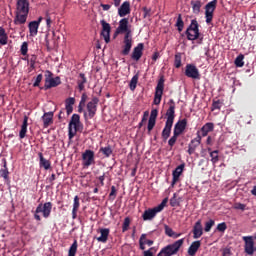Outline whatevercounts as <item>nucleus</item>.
Listing matches in <instances>:
<instances>
[{"instance_id": "obj_1", "label": "nucleus", "mask_w": 256, "mask_h": 256, "mask_svg": "<svg viewBox=\"0 0 256 256\" xmlns=\"http://www.w3.org/2000/svg\"><path fill=\"white\" fill-rule=\"evenodd\" d=\"M185 239H179L173 244H168L161 249L158 256H174L177 255L184 244Z\"/></svg>"}, {"instance_id": "obj_2", "label": "nucleus", "mask_w": 256, "mask_h": 256, "mask_svg": "<svg viewBox=\"0 0 256 256\" xmlns=\"http://www.w3.org/2000/svg\"><path fill=\"white\" fill-rule=\"evenodd\" d=\"M52 202H45L44 204H39L37 209L34 211V219L41 221L40 213H42L44 218H49L52 211Z\"/></svg>"}, {"instance_id": "obj_3", "label": "nucleus", "mask_w": 256, "mask_h": 256, "mask_svg": "<svg viewBox=\"0 0 256 256\" xmlns=\"http://www.w3.org/2000/svg\"><path fill=\"white\" fill-rule=\"evenodd\" d=\"M81 125V117L79 114H73L72 118L68 124V139L72 140L77 131H79V126Z\"/></svg>"}, {"instance_id": "obj_4", "label": "nucleus", "mask_w": 256, "mask_h": 256, "mask_svg": "<svg viewBox=\"0 0 256 256\" xmlns=\"http://www.w3.org/2000/svg\"><path fill=\"white\" fill-rule=\"evenodd\" d=\"M99 104V98L93 97L91 100L87 103V112L84 111L83 117L84 120L93 119L97 113V106Z\"/></svg>"}, {"instance_id": "obj_5", "label": "nucleus", "mask_w": 256, "mask_h": 256, "mask_svg": "<svg viewBox=\"0 0 256 256\" xmlns=\"http://www.w3.org/2000/svg\"><path fill=\"white\" fill-rule=\"evenodd\" d=\"M185 35L188 40L190 41H195L199 39L200 37V32H199V24L197 20H191V23L187 30L185 31Z\"/></svg>"}, {"instance_id": "obj_6", "label": "nucleus", "mask_w": 256, "mask_h": 256, "mask_svg": "<svg viewBox=\"0 0 256 256\" xmlns=\"http://www.w3.org/2000/svg\"><path fill=\"white\" fill-rule=\"evenodd\" d=\"M242 241L245 242L244 249L246 254L254 255L256 252V233L254 236H243Z\"/></svg>"}, {"instance_id": "obj_7", "label": "nucleus", "mask_w": 256, "mask_h": 256, "mask_svg": "<svg viewBox=\"0 0 256 256\" xmlns=\"http://www.w3.org/2000/svg\"><path fill=\"white\" fill-rule=\"evenodd\" d=\"M165 90V77L161 76L158 85L155 87V94H154V105H160L162 100L163 91Z\"/></svg>"}, {"instance_id": "obj_8", "label": "nucleus", "mask_w": 256, "mask_h": 256, "mask_svg": "<svg viewBox=\"0 0 256 256\" xmlns=\"http://www.w3.org/2000/svg\"><path fill=\"white\" fill-rule=\"evenodd\" d=\"M95 162V152L93 150H86L82 154V167L83 169H88Z\"/></svg>"}, {"instance_id": "obj_9", "label": "nucleus", "mask_w": 256, "mask_h": 256, "mask_svg": "<svg viewBox=\"0 0 256 256\" xmlns=\"http://www.w3.org/2000/svg\"><path fill=\"white\" fill-rule=\"evenodd\" d=\"M218 0H212L208 4L205 5V22L206 24H210L213 19V13L217 8Z\"/></svg>"}, {"instance_id": "obj_10", "label": "nucleus", "mask_w": 256, "mask_h": 256, "mask_svg": "<svg viewBox=\"0 0 256 256\" xmlns=\"http://www.w3.org/2000/svg\"><path fill=\"white\" fill-rule=\"evenodd\" d=\"M185 76L193 80H200L199 70L194 64L186 65Z\"/></svg>"}, {"instance_id": "obj_11", "label": "nucleus", "mask_w": 256, "mask_h": 256, "mask_svg": "<svg viewBox=\"0 0 256 256\" xmlns=\"http://www.w3.org/2000/svg\"><path fill=\"white\" fill-rule=\"evenodd\" d=\"M102 25L101 36L104 38L106 44L110 43L111 25L106 20H101Z\"/></svg>"}, {"instance_id": "obj_12", "label": "nucleus", "mask_w": 256, "mask_h": 256, "mask_svg": "<svg viewBox=\"0 0 256 256\" xmlns=\"http://www.w3.org/2000/svg\"><path fill=\"white\" fill-rule=\"evenodd\" d=\"M132 46H133L132 36H130L129 33H126L124 36V46H123L122 55L128 56L131 52Z\"/></svg>"}, {"instance_id": "obj_13", "label": "nucleus", "mask_w": 256, "mask_h": 256, "mask_svg": "<svg viewBox=\"0 0 256 256\" xmlns=\"http://www.w3.org/2000/svg\"><path fill=\"white\" fill-rule=\"evenodd\" d=\"M168 105H170V107L166 111V117H167L166 123L173 124L174 119H175V101H174V99H170V101H168Z\"/></svg>"}, {"instance_id": "obj_14", "label": "nucleus", "mask_w": 256, "mask_h": 256, "mask_svg": "<svg viewBox=\"0 0 256 256\" xmlns=\"http://www.w3.org/2000/svg\"><path fill=\"white\" fill-rule=\"evenodd\" d=\"M117 33H125V35L129 34V36H132V31L129 29V19L124 18L122 20H119Z\"/></svg>"}, {"instance_id": "obj_15", "label": "nucleus", "mask_w": 256, "mask_h": 256, "mask_svg": "<svg viewBox=\"0 0 256 256\" xmlns=\"http://www.w3.org/2000/svg\"><path fill=\"white\" fill-rule=\"evenodd\" d=\"M201 144V136L199 132H197V137L192 139L191 142L188 145V154L193 155L195 153V150L197 147Z\"/></svg>"}, {"instance_id": "obj_16", "label": "nucleus", "mask_w": 256, "mask_h": 256, "mask_svg": "<svg viewBox=\"0 0 256 256\" xmlns=\"http://www.w3.org/2000/svg\"><path fill=\"white\" fill-rule=\"evenodd\" d=\"M16 13L29 14V1L28 0H18Z\"/></svg>"}, {"instance_id": "obj_17", "label": "nucleus", "mask_w": 256, "mask_h": 256, "mask_svg": "<svg viewBox=\"0 0 256 256\" xmlns=\"http://www.w3.org/2000/svg\"><path fill=\"white\" fill-rule=\"evenodd\" d=\"M61 78L60 76H56L55 78H51L49 80H45L44 89L49 90L51 88H56L61 85Z\"/></svg>"}, {"instance_id": "obj_18", "label": "nucleus", "mask_w": 256, "mask_h": 256, "mask_svg": "<svg viewBox=\"0 0 256 256\" xmlns=\"http://www.w3.org/2000/svg\"><path fill=\"white\" fill-rule=\"evenodd\" d=\"M186 127H187V120L186 119L178 120L177 123L174 126L173 133L178 134V135L181 136L184 133Z\"/></svg>"}, {"instance_id": "obj_19", "label": "nucleus", "mask_w": 256, "mask_h": 256, "mask_svg": "<svg viewBox=\"0 0 256 256\" xmlns=\"http://www.w3.org/2000/svg\"><path fill=\"white\" fill-rule=\"evenodd\" d=\"M158 213H160V211L155 207L153 209L144 210L142 219L143 221H151L157 216Z\"/></svg>"}, {"instance_id": "obj_20", "label": "nucleus", "mask_w": 256, "mask_h": 256, "mask_svg": "<svg viewBox=\"0 0 256 256\" xmlns=\"http://www.w3.org/2000/svg\"><path fill=\"white\" fill-rule=\"evenodd\" d=\"M193 239H199L201 236H203V225L201 224V220H198L196 223H194L193 229Z\"/></svg>"}, {"instance_id": "obj_21", "label": "nucleus", "mask_w": 256, "mask_h": 256, "mask_svg": "<svg viewBox=\"0 0 256 256\" xmlns=\"http://www.w3.org/2000/svg\"><path fill=\"white\" fill-rule=\"evenodd\" d=\"M185 168V164L179 165L173 171V180H172V187L179 182L180 176L182 175Z\"/></svg>"}, {"instance_id": "obj_22", "label": "nucleus", "mask_w": 256, "mask_h": 256, "mask_svg": "<svg viewBox=\"0 0 256 256\" xmlns=\"http://www.w3.org/2000/svg\"><path fill=\"white\" fill-rule=\"evenodd\" d=\"M213 129H215V124H213L212 122H207V123H205V124L202 126L201 130L198 131V132H199V135H200V133H201V135H200V136H201V139H202V137H207L208 134L213 131Z\"/></svg>"}, {"instance_id": "obj_23", "label": "nucleus", "mask_w": 256, "mask_h": 256, "mask_svg": "<svg viewBox=\"0 0 256 256\" xmlns=\"http://www.w3.org/2000/svg\"><path fill=\"white\" fill-rule=\"evenodd\" d=\"M131 14V4L129 1H125L120 8H118V15L124 17Z\"/></svg>"}, {"instance_id": "obj_24", "label": "nucleus", "mask_w": 256, "mask_h": 256, "mask_svg": "<svg viewBox=\"0 0 256 256\" xmlns=\"http://www.w3.org/2000/svg\"><path fill=\"white\" fill-rule=\"evenodd\" d=\"M144 43H139L131 54V59L138 61L143 56Z\"/></svg>"}, {"instance_id": "obj_25", "label": "nucleus", "mask_w": 256, "mask_h": 256, "mask_svg": "<svg viewBox=\"0 0 256 256\" xmlns=\"http://www.w3.org/2000/svg\"><path fill=\"white\" fill-rule=\"evenodd\" d=\"M53 116H54V113L52 111L45 112L43 114L42 121H43L44 128H48L51 124H53Z\"/></svg>"}, {"instance_id": "obj_26", "label": "nucleus", "mask_w": 256, "mask_h": 256, "mask_svg": "<svg viewBox=\"0 0 256 256\" xmlns=\"http://www.w3.org/2000/svg\"><path fill=\"white\" fill-rule=\"evenodd\" d=\"M98 232H100L101 235L98 238H96V240H98V242L101 243H107L110 234V229L101 228L98 230Z\"/></svg>"}, {"instance_id": "obj_27", "label": "nucleus", "mask_w": 256, "mask_h": 256, "mask_svg": "<svg viewBox=\"0 0 256 256\" xmlns=\"http://www.w3.org/2000/svg\"><path fill=\"white\" fill-rule=\"evenodd\" d=\"M28 13H20L16 12V16L14 19V24L16 25H24L27 21Z\"/></svg>"}, {"instance_id": "obj_28", "label": "nucleus", "mask_w": 256, "mask_h": 256, "mask_svg": "<svg viewBox=\"0 0 256 256\" xmlns=\"http://www.w3.org/2000/svg\"><path fill=\"white\" fill-rule=\"evenodd\" d=\"M200 247H201L200 241L192 242L187 251L188 255L195 256Z\"/></svg>"}, {"instance_id": "obj_29", "label": "nucleus", "mask_w": 256, "mask_h": 256, "mask_svg": "<svg viewBox=\"0 0 256 256\" xmlns=\"http://www.w3.org/2000/svg\"><path fill=\"white\" fill-rule=\"evenodd\" d=\"M172 127H173V123L165 122V127L162 131V138L164 141H167L171 136Z\"/></svg>"}, {"instance_id": "obj_30", "label": "nucleus", "mask_w": 256, "mask_h": 256, "mask_svg": "<svg viewBox=\"0 0 256 256\" xmlns=\"http://www.w3.org/2000/svg\"><path fill=\"white\" fill-rule=\"evenodd\" d=\"M39 156V159H40V162H39V165L41 168H44L45 171H48L50 168H51V163L49 160H47L45 157H44V154L43 153H39L38 154Z\"/></svg>"}, {"instance_id": "obj_31", "label": "nucleus", "mask_w": 256, "mask_h": 256, "mask_svg": "<svg viewBox=\"0 0 256 256\" xmlns=\"http://www.w3.org/2000/svg\"><path fill=\"white\" fill-rule=\"evenodd\" d=\"M28 127V116H24V120L22 121L21 129L19 132L20 139H25Z\"/></svg>"}, {"instance_id": "obj_32", "label": "nucleus", "mask_w": 256, "mask_h": 256, "mask_svg": "<svg viewBox=\"0 0 256 256\" xmlns=\"http://www.w3.org/2000/svg\"><path fill=\"white\" fill-rule=\"evenodd\" d=\"M39 23L38 22H30L28 24L30 37H36L38 35V29H39Z\"/></svg>"}, {"instance_id": "obj_33", "label": "nucleus", "mask_w": 256, "mask_h": 256, "mask_svg": "<svg viewBox=\"0 0 256 256\" xmlns=\"http://www.w3.org/2000/svg\"><path fill=\"white\" fill-rule=\"evenodd\" d=\"M4 169L0 170V176L4 179L7 184H10L9 169L7 167V161L4 160Z\"/></svg>"}, {"instance_id": "obj_34", "label": "nucleus", "mask_w": 256, "mask_h": 256, "mask_svg": "<svg viewBox=\"0 0 256 256\" xmlns=\"http://www.w3.org/2000/svg\"><path fill=\"white\" fill-rule=\"evenodd\" d=\"M86 83H87V78L85 74L80 73L77 79L78 89L80 92L84 91Z\"/></svg>"}, {"instance_id": "obj_35", "label": "nucleus", "mask_w": 256, "mask_h": 256, "mask_svg": "<svg viewBox=\"0 0 256 256\" xmlns=\"http://www.w3.org/2000/svg\"><path fill=\"white\" fill-rule=\"evenodd\" d=\"M203 6L200 0L191 1L192 13L194 15H199L200 9Z\"/></svg>"}, {"instance_id": "obj_36", "label": "nucleus", "mask_w": 256, "mask_h": 256, "mask_svg": "<svg viewBox=\"0 0 256 256\" xmlns=\"http://www.w3.org/2000/svg\"><path fill=\"white\" fill-rule=\"evenodd\" d=\"M80 206H81V203L79 202V196H75L73 210H72V218L73 219L77 218V212L79 211Z\"/></svg>"}, {"instance_id": "obj_37", "label": "nucleus", "mask_w": 256, "mask_h": 256, "mask_svg": "<svg viewBox=\"0 0 256 256\" xmlns=\"http://www.w3.org/2000/svg\"><path fill=\"white\" fill-rule=\"evenodd\" d=\"M99 152L102 153L105 158H110V156L113 154V149L111 145H107L105 147H101Z\"/></svg>"}, {"instance_id": "obj_38", "label": "nucleus", "mask_w": 256, "mask_h": 256, "mask_svg": "<svg viewBox=\"0 0 256 256\" xmlns=\"http://www.w3.org/2000/svg\"><path fill=\"white\" fill-rule=\"evenodd\" d=\"M0 44L5 46L8 44V34L3 27H0Z\"/></svg>"}, {"instance_id": "obj_39", "label": "nucleus", "mask_w": 256, "mask_h": 256, "mask_svg": "<svg viewBox=\"0 0 256 256\" xmlns=\"http://www.w3.org/2000/svg\"><path fill=\"white\" fill-rule=\"evenodd\" d=\"M24 60L28 61V64L30 65V71L35 70L37 55L32 54L30 57L27 56Z\"/></svg>"}, {"instance_id": "obj_40", "label": "nucleus", "mask_w": 256, "mask_h": 256, "mask_svg": "<svg viewBox=\"0 0 256 256\" xmlns=\"http://www.w3.org/2000/svg\"><path fill=\"white\" fill-rule=\"evenodd\" d=\"M210 152L211 162L216 165L219 162V150L211 151V148H208Z\"/></svg>"}, {"instance_id": "obj_41", "label": "nucleus", "mask_w": 256, "mask_h": 256, "mask_svg": "<svg viewBox=\"0 0 256 256\" xmlns=\"http://www.w3.org/2000/svg\"><path fill=\"white\" fill-rule=\"evenodd\" d=\"M138 80H139L138 73L135 76H132L130 83H129V88L132 92H134L136 90Z\"/></svg>"}, {"instance_id": "obj_42", "label": "nucleus", "mask_w": 256, "mask_h": 256, "mask_svg": "<svg viewBox=\"0 0 256 256\" xmlns=\"http://www.w3.org/2000/svg\"><path fill=\"white\" fill-rule=\"evenodd\" d=\"M78 247H79V244L77 243V240H74V243L69 247L68 256H76Z\"/></svg>"}, {"instance_id": "obj_43", "label": "nucleus", "mask_w": 256, "mask_h": 256, "mask_svg": "<svg viewBox=\"0 0 256 256\" xmlns=\"http://www.w3.org/2000/svg\"><path fill=\"white\" fill-rule=\"evenodd\" d=\"M176 27H177L178 32H182L183 31L184 21L182 19V15L181 14L178 15L177 22H176Z\"/></svg>"}, {"instance_id": "obj_44", "label": "nucleus", "mask_w": 256, "mask_h": 256, "mask_svg": "<svg viewBox=\"0 0 256 256\" xmlns=\"http://www.w3.org/2000/svg\"><path fill=\"white\" fill-rule=\"evenodd\" d=\"M243 60H244V55L243 54L238 55L235 59L236 67L242 68L244 66V61Z\"/></svg>"}, {"instance_id": "obj_45", "label": "nucleus", "mask_w": 256, "mask_h": 256, "mask_svg": "<svg viewBox=\"0 0 256 256\" xmlns=\"http://www.w3.org/2000/svg\"><path fill=\"white\" fill-rule=\"evenodd\" d=\"M181 65H182V56H181V53H177L175 55L174 66L175 68L179 69L181 68Z\"/></svg>"}, {"instance_id": "obj_46", "label": "nucleus", "mask_w": 256, "mask_h": 256, "mask_svg": "<svg viewBox=\"0 0 256 256\" xmlns=\"http://www.w3.org/2000/svg\"><path fill=\"white\" fill-rule=\"evenodd\" d=\"M178 137H180V135L173 132V136L171 137L170 140H168V146H170L171 148H173L174 145H175V144L177 143V141H178Z\"/></svg>"}, {"instance_id": "obj_47", "label": "nucleus", "mask_w": 256, "mask_h": 256, "mask_svg": "<svg viewBox=\"0 0 256 256\" xmlns=\"http://www.w3.org/2000/svg\"><path fill=\"white\" fill-rule=\"evenodd\" d=\"M149 116V111H144L142 120L138 124V128L141 129L144 124L147 122Z\"/></svg>"}, {"instance_id": "obj_48", "label": "nucleus", "mask_w": 256, "mask_h": 256, "mask_svg": "<svg viewBox=\"0 0 256 256\" xmlns=\"http://www.w3.org/2000/svg\"><path fill=\"white\" fill-rule=\"evenodd\" d=\"M131 224V219L129 217H126L123 222L122 232L125 233L127 230H129Z\"/></svg>"}, {"instance_id": "obj_49", "label": "nucleus", "mask_w": 256, "mask_h": 256, "mask_svg": "<svg viewBox=\"0 0 256 256\" xmlns=\"http://www.w3.org/2000/svg\"><path fill=\"white\" fill-rule=\"evenodd\" d=\"M20 53L22 56H27V53H28V43L27 42H22L21 48H20Z\"/></svg>"}, {"instance_id": "obj_50", "label": "nucleus", "mask_w": 256, "mask_h": 256, "mask_svg": "<svg viewBox=\"0 0 256 256\" xmlns=\"http://www.w3.org/2000/svg\"><path fill=\"white\" fill-rule=\"evenodd\" d=\"M222 106L221 100H214L212 103L211 111L220 110Z\"/></svg>"}, {"instance_id": "obj_51", "label": "nucleus", "mask_w": 256, "mask_h": 256, "mask_svg": "<svg viewBox=\"0 0 256 256\" xmlns=\"http://www.w3.org/2000/svg\"><path fill=\"white\" fill-rule=\"evenodd\" d=\"M213 226H215V221L209 220L208 222H205L204 231L210 232V230L212 229Z\"/></svg>"}, {"instance_id": "obj_52", "label": "nucleus", "mask_w": 256, "mask_h": 256, "mask_svg": "<svg viewBox=\"0 0 256 256\" xmlns=\"http://www.w3.org/2000/svg\"><path fill=\"white\" fill-rule=\"evenodd\" d=\"M145 239H146V234L145 233L141 234L139 239V246L141 251H145V242H144Z\"/></svg>"}, {"instance_id": "obj_53", "label": "nucleus", "mask_w": 256, "mask_h": 256, "mask_svg": "<svg viewBox=\"0 0 256 256\" xmlns=\"http://www.w3.org/2000/svg\"><path fill=\"white\" fill-rule=\"evenodd\" d=\"M167 203H168V198H164L161 204H159L154 208L157 209L159 212H161L166 207Z\"/></svg>"}, {"instance_id": "obj_54", "label": "nucleus", "mask_w": 256, "mask_h": 256, "mask_svg": "<svg viewBox=\"0 0 256 256\" xmlns=\"http://www.w3.org/2000/svg\"><path fill=\"white\" fill-rule=\"evenodd\" d=\"M167 203H168V198H164L161 204H159L154 208L157 209L159 212H161L166 207Z\"/></svg>"}, {"instance_id": "obj_55", "label": "nucleus", "mask_w": 256, "mask_h": 256, "mask_svg": "<svg viewBox=\"0 0 256 256\" xmlns=\"http://www.w3.org/2000/svg\"><path fill=\"white\" fill-rule=\"evenodd\" d=\"M216 229L217 231L224 232L225 230L228 229L227 223L225 222L218 223Z\"/></svg>"}, {"instance_id": "obj_56", "label": "nucleus", "mask_w": 256, "mask_h": 256, "mask_svg": "<svg viewBox=\"0 0 256 256\" xmlns=\"http://www.w3.org/2000/svg\"><path fill=\"white\" fill-rule=\"evenodd\" d=\"M156 126V120H153V119H149L148 121V132H152L154 127Z\"/></svg>"}, {"instance_id": "obj_57", "label": "nucleus", "mask_w": 256, "mask_h": 256, "mask_svg": "<svg viewBox=\"0 0 256 256\" xmlns=\"http://www.w3.org/2000/svg\"><path fill=\"white\" fill-rule=\"evenodd\" d=\"M108 197L110 198V200H114L115 197H117V188H115L114 186L111 187V193L110 195H108Z\"/></svg>"}, {"instance_id": "obj_58", "label": "nucleus", "mask_w": 256, "mask_h": 256, "mask_svg": "<svg viewBox=\"0 0 256 256\" xmlns=\"http://www.w3.org/2000/svg\"><path fill=\"white\" fill-rule=\"evenodd\" d=\"M233 208L235 210H241V211H245L246 210V205L242 204V203H235Z\"/></svg>"}, {"instance_id": "obj_59", "label": "nucleus", "mask_w": 256, "mask_h": 256, "mask_svg": "<svg viewBox=\"0 0 256 256\" xmlns=\"http://www.w3.org/2000/svg\"><path fill=\"white\" fill-rule=\"evenodd\" d=\"M41 81H43V74H39L36 81L33 83V87H39Z\"/></svg>"}, {"instance_id": "obj_60", "label": "nucleus", "mask_w": 256, "mask_h": 256, "mask_svg": "<svg viewBox=\"0 0 256 256\" xmlns=\"http://www.w3.org/2000/svg\"><path fill=\"white\" fill-rule=\"evenodd\" d=\"M165 234L168 237H174V232L169 226H165Z\"/></svg>"}, {"instance_id": "obj_61", "label": "nucleus", "mask_w": 256, "mask_h": 256, "mask_svg": "<svg viewBox=\"0 0 256 256\" xmlns=\"http://www.w3.org/2000/svg\"><path fill=\"white\" fill-rule=\"evenodd\" d=\"M75 104V98H67L65 101V106L73 107Z\"/></svg>"}, {"instance_id": "obj_62", "label": "nucleus", "mask_w": 256, "mask_h": 256, "mask_svg": "<svg viewBox=\"0 0 256 256\" xmlns=\"http://www.w3.org/2000/svg\"><path fill=\"white\" fill-rule=\"evenodd\" d=\"M154 247L149 248L148 250L143 252V256H154Z\"/></svg>"}, {"instance_id": "obj_63", "label": "nucleus", "mask_w": 256, "mask_h": 256, "mask_svg": "<svg viewBox=\"0 0 256 256\" xmlns=\"http://www.w3.org/2000/svg\"><path fill=\"white\" fill-rule=\"evenodd\" d=\"M142 11H143V17L144 18H146V17H150L151 16V14H150V12H151V9L150 8H147V7H144V8H142Z\"/></svg>"}, {"instance_id": "obj_64", "label": "nucleus", "mask_w": 256, "mask_h": 256, "mask_svg": "<svg viewBox=\"0 0 256 256\" xmlns=\"http://www.w3.org/2000/svg\"><path fill=\"white\" fill-rule=\"evenodd\" d=\"M158 116V110H152L150 114V120H156Z\"/></svg>"}]
</instances>
